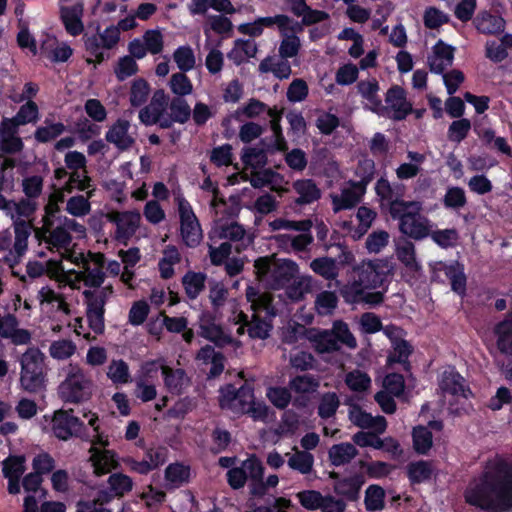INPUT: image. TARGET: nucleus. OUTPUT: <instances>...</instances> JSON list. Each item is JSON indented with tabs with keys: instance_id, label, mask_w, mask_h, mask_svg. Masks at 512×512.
I'll return each instance as SVG.
<instances>
[{
	"instance_id": "50",
	"label": "nucleus",
	"mask_w": 512,
	"mask_h": 512,
	"mask_svg": "<svg viewBox=\"0 0 512 512\" xmlns=\"http://www.w3.org/2000/svg\"><path fill=\"white\" fill-rule=\"evenodd\" d=\"M246 298L250 302L254 314H258L259 311H265L269 316L275 315L272 307V295L270 293L260 292L254 287L249 286L246 289Z\"/></svg>"
},
{
	"instance_id": "32",
	"label": "nucleus",
	"mask_w": 512,
	"mask_h": 512,
	"mask_svg": "<svg viewBox=\"0 0 512 512\" xmlns=\"http://www.w3.org/2000/svg\"><path fill=\"white\" fill-rule=\"evenodd\" d=\"M23 149V142L18 136V127L4 118L0 123V151L6 154H15Z\"/></svg>"
},
{
	"instance_id": "37",
	"label": "nucleus",
	"mask_w": 512,
	"mask_h": 512,
	"mask_svg": "<svg viewBox=\"0 0 512 512\" xmlns=\"http://www.w3.org/2000/svg\"><path fill=\"white\" fill-rule=\"evenodd\" d=\"M260 73H272L279 80H286L292 75V67L287 58L276 55L265 57L258 66Z\"/></svg>"
},
{
	"instance_id": "29",
	"label": "nucleus",
	"mask_w": 512,
	"mask_h": 512,
	"mask_svg": "<svg viewBox=\"0 0 512 512\" xmlns=\"http://www.w3.org/2000/svg\"><path fill=\"white\" fill-rule=\"evenodd\" d=\"M440 389L445 399L450 396L454 398L455 401L466 399L470 393L463 377L453 369L443 372L440 381Z\"/></svg>"
},
{
	"instance_id": "21",
	"label": "nucleus",
	"mask_w": 512,
	"mask_h": 512,
	"mask_svg": "<svg viewBox=\"0 0 512 512\" xmlns=\"http://www.w3.org/2000/svg\"><path fill=\"white\" fill-rule=\"evenodd\" d=\"M298 26L296 22L286 15V21H281L278 29L281 40L278 47V54L284 58L290 59L298 56L301 49V40L295 34Z\"/></svg>"
},
{
	"instance_id": "40",
	"label": "nucleus",
	"mask_w": 512,
	"mask_h": 512,
	"mask_svg": "<svg viewBox=\"0 0 512 512\" xmlns=\"http://www.w3.org/2000/svg\"><path fill=\"white\" fill-rule=\"evenodd\" d=\"M363 483L364 482L360 476L346 477L335 481L333 490L340 499L354 502L360 497V491Z\"/></svg>"
},
{
	"instance_id": "48",
	"label": "nucleus",
	"mask_w": 512,
	"mask_h": 512,
	"mask_svg": "<svg viewBox=\"0 0 512 512\" xmlns=\"http://www.w3.org/2000/svg\"><path fill=\"white\" fill-rule=\"evenodd\" d=\"M258 52V46L254 40L238 39L228 53V58L236 65H240L250 58H254Z\"/></svg>"
},
{
	"instance_id": "24",
	"label": "nucleus",
	"mask_w": 512,
	"mask_h": 512,
	"mask_svg": "<svg viewBox=\"0 0 512 512\" xmlns=\"http://www.w3.org/2000/svg\"><path fill=\"white\" fill-rule=\"evenodd\" d=\"M366 192V185L363 182H349L344 185L339 194H331L330 198L333 211L339 212L344 209H351L356 206Z\"/></svg>"
},
{
	"instance_id": "6",
	"label": "nucleus",
	"mask_w": 512,
	"mask_h": 512,
	"mask_svg": "<svg viewBox=\"0 0 512 512\" xmlns=\"http://www.w3.org/2000/svg\"><path fill=\"white\" fill-rule=\"evenodd\" d=\"M64 371L65 377L57 390L60 399L73 404L88 401L94 391V383L91 377L78 364L70 363Z\"/></svg>"
},
{
	"instance_id": "8",
	"label": "nucleus",
	"mask_w": 512,
	"mask_h": 512,
	"mask_svg": "<svg viewBox=\"0 0 512 512\" xmlns=\"http://www.w3.org/2000/svg\"><path fill=\"white\" fill-rule=\"evenodd\" d=\"M83 291L87 305V318L92 330L101 333L104 329L105 304L114 294L111 284L99 287H88Z\"/></svg>"
},
{
	"instance_id": "10",
	"label": "nucleus",
	"mask_w": 512,
	"mask_h": 512,
	"mask_svg": "<svg viewBox=\"0 0 512 512\" xmlns=\"http://www.w3.org/2000/svg\"><path fill=\"white\" fill-rule=\"evenodd\" d=\"M214 197L211 200V207L215 210V225L210 233V239H228L234 242H241L243 246L249 245L252 242L250 236L247 235L246 230L242 225L237 222L224 224L221 222L220 214L223 212L222 208L225 206L223 199L217 197V189L213 188Z\"/></svg>"
},
{
	"instance_id": "31",
	"label": "nucleus",
	"mask_w": 512,
	"mask_h": 512,
	"mask_svg": "<svg viewBox=\"0 0 512 512\" xmlns=\"http://www.w3.org/2000/svg\"><path fill=\"white\" fill-rule=\"evenodd\" d=\"M127 120H118L106 133V140L120 150H127L135 143V131Z\"/></svg>"
},
{
	"instance_id": "59",
	"label": "nucleus",
	"mask_w": 512,
	"mask_h": 512,
	"mask_svg": "<svg viewBox=\"0 0 512 512\" xmlns=\"http://www.w3.org/2000/svg\"><path fill=\"white\" fill-rule=\"evenodd\" d=\"M173 60L179 71L189 72L196 67V56L191 46H179L173 52Z\"/></svg>"
},
{
	"instance_id": "30",
	"label": "nucleus",
	"mask_w": 512,
	"mask_h": 512,
	"mask_svg": "<svg viewBox=\"0 0 512 512\" xmlns=\"http://www.w3.org/2000/svg\"><path fill=\"white\" fill-rule=\"evenodd\" d=\"M455 48L439 40L433 47L428 57L430 71L436 74L442 73L450 67L454 60Z\"/></svg>"
},
{
	"instance_id": "1",
	"label": "nucleus",
	"mask_w": 512,
	"mask_h": 512,
	"mask_svg": "<svg viewBox=\"0 0 512 512\" xmlns=\"http://www.w3.org/2000/svg\"><path fill=\"white\" fill-rule=\"evenodd\" d=\"M465 499L489 512L512 508V463L501 459L490 462L483 473L470 482Z\"/></svg>"
},
{
	"instance_id": "38",
	"label": "nucleus",
	"mask_w": 512,
	"mask_h": 512,
	"mask_svg": "<svg viewBox=\"0 0 512 512\" xmlns=\"http://www.w3.org/2000/svg\"><path fill=\"white\" fill-rule=\"evenodd\" d=\"M476 30L485 35H498L505 30L506 22L498 15L480 11L473 20Z\"/></svg>"
},
{
	"instance_id": "13",
	"label": "nucleus",
	"mask_w": 512,
	"mask_h": 512,
	"mask_svg": "<svg viewBox=\"0 0 512 512\" xmlns=\"http://www.w3.org/2000/svg\"><path fill=\"white\" fill-rule=\"evenodd\" d=\"M62 260H67L74 264L77 269L73 268L75 273H82L83 275L87 274L88 271H97L101 276L99 282L97 284H83L86 287H99L105 281L106 274L103 271L105 264V257L102 253H92L89 252L85 255L82 252H77L75 250H68L67 248L61 255Z\"/></svg>"
},
{
	"instance_id": "53",
	"label": "nucleus",
	"mask_w": 512,
	"mask_h": 512,
	"mask_svg": "<svg viewBox=\"0 0 512 512\" xmlns=\"http://www.w3.org/2000/svg\"><path fill=\"white\" fill-rule=\"evenodd\" d=\"M94 189L86 191L85 195H75L66 201L65 210L74 217H84L91 211L90 199L94 195Z\"/></svg>"
},
{
	"instance_id": "20",
	"label": "nucleus",
	"mask_w": 512,
	"mask_h": 512,
	"mask_svg": "<svg viewBox=\"0 0 512 512\" xmlns=\"http://www.w3.org/2000/svg\"><path fill=\"white\" fill-rule=\"evenodd\" d=\"M166 461V449L161 447H151L145 451L142 460H136L134 457L127 456L123 458L124 464L133 472L146 475L152 470L163 465Z\"/></svg>"
},
{
	"instance_id": "62",
	"label": "nucleus",
	"mask_w": 512,
	"mask_h": 512,
	"mask_svg": "<svg viewBox=\"0 0 512 512\" xmlns=\"http://www.w3.org/2000/svg\"><path fill=\"white\" fill-rule=\"evenodd\" d=\"M379 89L378 81L374 78L362 80L357 85L358 93L373 106V110L381 107V100L378 97Z\"/></svg>"
},
{
	"instance_id": "28",
	"label": "nucleus",
	"mask_w": 512,
	"mask_h": 512,
	"mask_svg": "<svg viewBox=\"0 0 512 512\" xmlns=\"http://www.w3.org/2000/svg\"><path fill=\"white\" fill-rule=\"evenodd\" d=\"M81 426L82 423L79 419L67 411H56L52 418V431L61 440H67L77 435Z\"/></svg>"
},
{
	"instance_id": "34",
	"label": "nucleus",
	"mask_w": 512,
	"mask_h": 512,
	"mask_svg": "<svg viewBox=\"0 0 512 512\" xmlns=\"http://www.w3.org/2000/svg\"><path fill=\"white\" fill-rule=\"evenodd\" d=\"M89 462L96 476L108 474L119 465L113 451L95 447L90 448Z\"/></svg>"
},
{
	"instance_id": "19",
	"label": "nucleus",
	"mask_w": 512,
	"mask_h": 512,
	"mask_svg": "<svg viewBox=\"0 0 512 512\" xmlns=\"http://www.w3.org/2000/svg\"><path fill=\"white\" fill-rule=\"evenodd\" d=\"M165 104L164 91H156L150 104L140 110V121L145 125L159 124L161 128H169L172 125V120L164 113Z\"/></svg>"
},
{
	"instance_id": "27",
	"label": "nucleus",
	"mask_w": 512,
	"mask_h": 512,
	"mask_svg": "<svg viewBox=\"0 0 512 512\" xmlns=\"http://www.w3.org/2000/svg\"><path fill=\"white\" fill-rule=\"evenodd\" d=\"M24 456H10L2 462L3 476L8 480L7 490L10 494L20 493V478L23 476L26 466Z\"/></svg>"
},
{
	"instance_id": "36",
	"label": "nucleus",
	"mask_w": 512,
	"mask_h": 512,
	"mask_svg": "<svg viewBox=\"0 0 512 512\" xmlns=\"http://www.w3.org/2000/svg\"><path fill=\"white\" fill-rule=\"evenodd\" d=\"M385 100L397 120L404 119L412 111V104L407 101L404 89L398 85L387 91Z\"/></svg>"
},
{
	"instance_id": "11",
	"label": "nucleus",
	"mask_w": 512,
	"mask_h": 512,
	"mask_svg": "<svg viewBox=\"0 0 512 512\" xmlns=\"http://www.w3.org/2000/svg\"><path fill=\"white\" fill-rule=\"evenodd\" d=\"M400 210L401 212L396 215V218L400 220L399 229L404 235L414 240H421L429 236L433 225L427 217L421 215L422 204L420 202H418L417 208L404 206Z\"/></svg>"
},
{
	"instance_id": "3",
	"label": "nucleus",
	"mask_w": 512,
	"mask_h": 512,
	"mask_svg": "<svg viewBox=\"0 0 512 512\" xmlns=\"http://www.w3.org/2000/svg\"><path fill=\"white\" fill-rule=\"evenodd\" d=\"M271 231H287L271 237L275 245L285 252H302L314 240L311 233L313 222L310 219L300 221L289 220L284 217L276 218L268 223Z\"/></svg>"
},
{
	"instance_id": "57",
	"label": "nucleus",
	"mask_w": 512,
	"mask_h": 512,
	"mask_svg": "<svg viewBox=\"0 0 512 512\" xmlns=\"http://www.w3.org/2000/svg\"><path fill=\"white\" fill-rule=\"evenodd\" d=\"M48 351L51 358L64 361L70 359L76 353L77 346L70 339H58L51 342Z\"/></svg>"
},
{
	"instance_id": "45",
	"label": "nucleus",
	"mask_w": 512,
	"mask_h": 512,
	"mask_svg": "<svg viewBox=\"0 0 512 512\" xmlns=\"http://www.w3.org/2000/svg\"><path fill=\"white\" fill-rule=\"evenodd\" d=\"M40 53L55 62H64L72 55V49L65 43H58L53 37H47L40 47Z\"/></svg>"
},
{
	"instance_id": "58",
	"label": "nucleus",
	"mask_w": 512,
	"mask_h": 512,
	"mask_svg": "<svg viewBox=\"0 0 512 512\" xmlns=\"http://www.w3.org/2000/svg\"><path fill=\"white\" fill-rule=\"evenodd\" d=\"M319 353H328L339 350L338 341L331 330H323L309 336Z\"/></svg>"
},
{
	"instance_id": "44",
	"label": "nucleus",
	"mask_w": 512,
	"mask_h": 512,
	"mask_svg": "<svg viewBox=\"0 0 512 512\" xmlns=\"http://www.w3.org/2000/svg\"><path fill=\"white\" fill-rule=\"evenodd\" d=\"M281 21H286V15H275L272 17H260L251 23L240 24L237 29L241 34L251 37H259L262 35L264 28L279 26Z\"/></svg>"
},
{
	"instance_id": "9",
	"label": "nucleus",
	"mask_w": 512,
	"mask_h": 512,
	"mask_svg": "<svg viewBox=\"0 0 512 512\" xmlns=\"http://www.w3.org/2000/svg\"><path fill=\"white\" fill-rule=\"evenodd\" d=\"M45 266V274L51 280L57 282L59 288L68 286L72 290H80L82 284H97L101 277L97 271L87 270V274L83 275L82 273H75L74 270H66L63 266L62 259H50L45 262Z\"/></svg>"
},
{
	"instance_id": "60",
	"label": "nucleus",
	"mask_w": 512,
	"mask_h": 512,
	"mask_svg": "<svg viewBox=\"0 0 512 512\" xmlns=\"http://www.w3.org/2000/svg\"><path fill=\"white\" fill-rule=\"evenodd\" d=\"M168 86L173 94L177 97H185L193 92V84L186 72H176L171 75Z\"/></svg>"
},
{
	"instance_id": "61",
	"label": "nucleus",
	"mask_w": 512,
	"mask_h": 512,
	"mask_svg": "<svg viewBox=\"0 0 512 512\" xmlns=\"http://www.w3.org/2000/svg\"><path fill=\"white\" fill-rule=\"evenodd\" d=\"M205 280L206 275L201 272L190 271L184 275L182 283L186 294L190 299H195L198 297L200 292L204 289Z\"/></svg>"
},
{
	"instance_id": "12",
	"label": "nucleus",
	"mask_w": 512,
	"mask_h": 512,
	"mask_svg": "<svg viewBox=\"0 0 512 512\" xmlns=\"http://www.w3.org/2000/svg\"><path fill=\"white\" fill-rule=\"evenodd\" d=\"M176 202L180 218L181 239L186 246L196 247L203 238L201 225L190 203L184 197L177 196Z\"/></svg>"
},
{
	"instance_id": "14",
	"label": "nucleus",
	"mask_w": 512,
	"mask_h": 512,
	"mask_svg": "<svg viewBox=\"0 0 512 512\" xmlns=\"http://www.w3.org/2000/svg\"><path fill=\"white\" fill-rule=\"evenodd\" d=\"M105 217L116 226L115 238L124 244H127L136 234L142 222V217L138 210L110 211Z\"/></svg>"
},
{
	"instance_id": "18",
	"label": "nucleus",
	"mask_w": 512,
	"mask_h": 512,
	"mask_svg": "<svg viewBox=\"0 0 512 512\" xmlns=\"http://www.w3.org/2000/svg\"><path fill=\"white\" fill-rule=\"evenodd\" d=\"M264 467L261 461L255 456L249 457L239 467L232 468L227 472V481L233 489L242 488L246 480H260L263 478Z\"/></svg>"
},
{
	"instance_id": "47",
	"label": "nucleus",
	"mask_w": 512,
	"mask_h": 512,
	"mask_svg": "<svg viewBox=\"0 0 512 512\" xmlns=\"http://www.w3.org/2000/svg\"><path fill=\"white\" fill-rule=\"evenodd\" d=\"M312 288V277L309 275L297 274L286 286L285 295L286 297L297 302L304 298V296L311 291Z\"/></svg>"
},
{
	"instance_id": "52",
	"label": "nucleus",
	"mask_w": 512,
	"mask_h": 512,
	"mask_svg": "<svg viewBox=\"0 0 512 512\" xmlns=\"http://www.w3.org/2000/svg\"><path fill=\"white\" fill-rule=\"evenodd\" d=\"M233 30L231 20L221 14L208 15L203 26V31L206 37L211 36V32L218 35L228 36Z\"/></svg>"
},
{
	"instance_id": "33",
	"label": "nucleus",
	"mask_w": 512,
	"mask_h": 512,
	"mask_svg": "<svg viewBox=\"0 0 512 512\" xmlns=\"http://www.w3.org/2000/svg\"><path fill=\"white\" fill-rule=\"evenodd\" d=\"M289 10L298 18H301L303 25L310 26L324 22L329 19V14L323 10L312 9L305 0H288Z\"/></svg>"
},
{
	"instance_id": "54",
	"label": "nucleus",
	"mask_w": 512,
	"mask_h": 512,
	"mask_svg": "<svg viewBox=\"0 0 512 512\" xmlns=\"http://www.w3.org/2000/svg\"><path fill=\"white\" fill-rule=\"evenodd\" d=\"M43 231L45 234L47 233L44 240L50 249H66L72 241V237L65 227L58 226L54 229L43 227Z\"/></svg>"
},
{
	"instance_id": "23",
	"label": "nucleus",
	"mask_w": 512,
	"mask_h": 512,
	"mask_svg": "<svg viewBox=\"0 0 512 512\" xmlns=\"http://www.w3.org/2000/svg\"><path fill=\"white\" fill-rule=\"evenodd\" d=\"M108 488L102 489L97 494V501L100 504L109 503L115 497H123L132 491L134 487L133 479L122 473H112L107 479Z\"/></svg>"
},
{
	"instance_id": "64",
	"label": "nucleus",
	"mask_w": 512,
	"mask_h": 512,
	"mask_svg": "<svg viewBox=\"0 0 512 512\" xmlns=\"http://www.w3.org/2000/svg\"><path fill=\"white\" fill-rule=\"evenodd\" d=\"M106 374L114 384H126L131 381L129 367L123 360H112Z\"/></svg>"
},
{
	"instance_id": "46",
	"label": "nucleus",
	"mask_w": 512,
	"mask_h": 512,
	"mask_svg": "<svg viewBox=\"0 0 512 512\" xmlns=\"http://www.w3.org/2000/svg\"><path fill=\"white\" fill-rule=\"evenodd\" d=\"M407 158L409 162L400 164L395 170L399 180H408L416 177L420 173L421 166L426 159L425 155L415 151H408Z\"/></svg>"
},
{
	"instance_id": "56",
	"label": "nucleus",
	"mask_w": 512,
	"mask_h": 512,
	"mask_svg": "<svg viewBox=\"0 0 512 512\" xmlns=\"http://www.w3.org/2000/svg\"><path fill=\"white\" fill-rule=\"evenodd\" d=\"M338 305V297L335 292L324 290L316 294L314 309L321 316L332 315Z\"/></svg>"
},
{
	"instance_id": "26",
	"label": "nucleus",
	"mask_w": 512,
	"mask_h": 512,
	"mask_svg": "<svg viewBox=\"0 0 512 512\" xmlns=\"http://www.w3.org/2000/svg\"><path fill=\"white\" fill-rule=\"evenodd\" d=\"M235 324H240L237 328V334L243 335L245 326L248 327V335L252 339L264 340L269 337L272 329V324L269 320L262 319L258 314H253L250 321L247 320V315L239 311L233 318Z\"/></svg>"
},
{
	"instance_id": "35",
	"label": "nucleus",
	"mask_w": 512,
	"mask_h": 512,
	"mask_svg": "<svg viewBox=\"0 0 512 512\" xmlns=\"http://www.w3.org/2000/svg\"><path fill=\"white\" fill-rule=\"evenodd\" d=\"M350 421L363 429H372L375 433L381 434L386 430L387 422L383 416H372L363 411L359 406H352L349 410Z\"/></svg>"
},
{
	"instance_id": "22",
	"label": "nucleus",
	"mask_w": 512,
	"mask_h": 512,
	"mask_svg": "<svg viewBox=\"0 0 512 512\" xmlns=\"http://www.w3.org/2000/svg\"><path fill=\"white\" fill-rule=\"evenodd\" d=\"M199 328L202 337L215 343L219 347L232 345L237 348L241 345V343L233 339L211 315L205 314L201 317Z\"/></svg>"
},
{
	"instance_id": "25",
	"label": "nucleus",
	"mask_w": 512,
	"mask_h": 512,
	"mask_svg": "<svg viewBox=\"0 0 512 512\" xmlns=\"http://www.w3.org/2000/svg\"><path fill=\"white\" fill-rule=\"evenodd\" d=\"M0 337L9 339L14 345H27L32 338L30 331L20 328L18 318L10 312L0 313Z\"/></svg>"
},
{
	"instance_id": "51",
	"label": "nucleus",
	"mask_w": 512,
	"mask_h": 512,
	"mask_svg": "<svg viewBox=\"0 0 512 512\" xmlns=\"http://www.w3.org/2000/svg\"><path fill=\"white\" fill-rule=\"evenodd\" d=\"M358 454L354 444L344 442L333 445L329 451V460L334 466H341L351 462Z\"/></svg>"
},
{
	"instance_id": "42",
	"label": "nucleus",
	"mask_w": 512,
	"mask_h": 512,
	"mask_svg": "<svg viewBox=\"0 0 512 512\" xmlns=\"http://www.w3.org/2000/svg\"><path fill=\"white\" fill-rule=\"evenodd\" d=\"M293 190L297 194L295 203L298 205L311 204L321 197V190L311 179L296 180L292 184Z\"/></svg>"
},
{
	"instance_id": "17",
	"label": "nucleus",
	"mask_w": 512,
	"mask_h": 512,
	"mask_svg": "<svg viewBox=\"0 0 512 512\" xmlns=\"http://www.w3.org/2000/svg\"><path fill=\"white\" fill-rule=\"evenodd\" d=\"M253 396L249 387L242 386L237 390L234 386L227 385L220 390L219 403L222 409L234 414H244L249 409Z\"/></svg>"
},
{
	"instance_id": "55",
	"label": "nucleus",
	"mask_w": 512,
	"mask_h": 512,
	"mask_svg": "<svg viewBox=\"0 0 512 512\" xmlns=\"http://www.w3.org/2000/svg\"><path fill=\"white\" fill-rule=\"evenodd\" d=\"M310 268L326 280H334L339 274L336 260L330 257H319L312 260Z\"/></svg>"
},
{
	"instance_id": "41",
	"label": "nucleus",
	"mask_w": 512,
	"mask_h": 512,
	"mask_svg": "<svg viewBox=\"0 0 512 512\" xmlns=\"http://www.w3.org/2000/svg\"><path fill=\"white\" fill-rule=\"evenodd\" d=\"M287 464L290 469L304 475H310L314 471V456L297 447L292 448V453H286Z\"/></svg>"
},
{
	"instance_id": "7",
	"label": "nucleus",
	"mask_w": 512,
	"mask_h": 512,
	"mask_svg": "<svg viewBox=\"0 0 512 512\" xmlns=\"http://www.w3.org/2000/svg\"><path fill=\"white\" fill-rule=\"evenodd\" d=\"M259 281L272 289L284 288L299 273L298 265L288 259L261 257L254 263Z\"/></svg>"
},
{
	"instance_id": "16",
	"label": "nucleus",
	"mask_w": 512,
	"mask_h": 512,
	"mask_svg": "<svg viewBox=\"0 0 512 512\" xmlns=\"http://www.w3.org/2000/svg\"><path fill=\"white\" fill-rule=\"evenodd\" d=\"M375 190L377 195L381 198L386 205L389 206L390 213L393 218L401 212L404 206L417 208L418 201H404V186L401 184L392 185L387 179L380 178L376 185Z\"/></svg>"
},
{
	"instance_id": "4",
	"label": "nucleus",
	"mask_w": 512,
	"mask_h": 512,
	"mask_svg": "<svg viewBox=\"0 0 512 512\" xmlns=\"http://www.w3.org/2000/svg\"><path fill=\"white\" fill-rule=\"evenodd\" d=\"M37 205L31 199H22L19 202L12 201L9 217L13 220L15 233L14 251L4 257V262L12 268L18 265L28 249V239L31 234V225L24 220L36 211Z\"/></svg>"
},
{
	"instance_id": "5",
	"label": "nucleus",
	"mask_w": 512,
	"mask_h": 512,
	"mask_svg": "<svg viewBox=\"0 0 512 512\" xmlns=\"http://www.w3.org/2000/svg\"><path fill=\"white\" fill-rule=\"evenodd\" d=\"M19 385L30 394L44 392L47 387L45 355L38 348L27 349L20 359Z\"/></svg>"
},
{
	"instance_id": "2",
	"label": "nucleus",
	"mask_w": 512,
	"mask_h": 512,
	"mask_svg": "<svg viewBox=\"0 0 512 512\" xmlns=\"http://www.w3.org/2000/svg\"><path fill=\"white\" fill-rule=\"evenodd\" d=\"M389 271L388 262L383 259L364 260L353 267V278L341 288L342 297L347 303H365L379 305L383 302L384 293L370 291L380 287Z\"/></svg>"
},
{
	"instance_id": "15",
	"label": "nucleus",
	"mask_w": 512,
	"mask_h": 512,
	"mask_svg": "<svg viewBox=\"0 0 512 512\" xmlns=\"http://www.w3.org/2000/svg\"><path fill=\"white\" fill-rule=\"evenodd\" d=\"M36 298L41 310L54 319H60L62 316L71 314V306L60 290L45 285L39 289Z\"/></svg>"
},
{
	"instance_id": "39",
	"label": "nucleus",
	"mask_w": 512,
	"mask_h": 512,
	"mask_svg": "<svg viewBox=\"0 0 512 512\" xmlns=\"http://www.w3.org/2000/svg\"><path fill=\"white\" fill-rule=\"evenodd\" d=\"M496 347L501 354L512 356V311L493 329Z\"/></svg>"
},
{
	"instance_id": "43",
	"label": "nucleus",
	"mask_w": 512,
	"mask_h": 512,
	"mask_svg": "<svg viewBox=\"0 0 512 512\" xmlns=\"http://www.w3.org/2000/svg\"><path fill=\"white\" fill-rule=\"evenodd\" d=\"M395 254L407 271L412 273L420 271L421 265L416 257V248L411 241L400 240L396 244Z\"/></svg>"
},
{
	"instance_id": "49",
	"label": "nucleus",
	"mask_w": 512,
	"mask_h": 512,
	"mask_svg": "<svg viewBox=\"0 0 512 512\" xmlns=\"http://www.w3.org/2000/svg\"><path fill=\"white\" fill-rule=\"evenodd\" d=\"M83 14L82 4H74L71 6L63 7L61 10V18L65 25L66 30L71 35H78L83 31V24L81 17Z\"/></svg>"
},
{
	"instance_id": "63",
	"label": "nucleus",
	"mask_w": 512,
	"mask_h": 512,
	"mask_svg": "<svg viewBox=\"0 0 512 512\" xmlns=\"http://www.w3.org/2000/svg\"><path fill=\"white\" fill-rule=\"evenodd\" d=\"M348 388L354 392H365L371 386L370 376L359 369H354L345 375L344 379Z\"/></svg>"
}]
</instances>
